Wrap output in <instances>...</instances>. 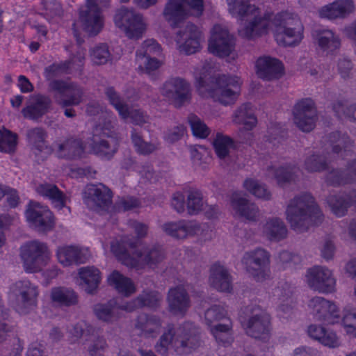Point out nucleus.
I'll return each instance as SVG.
<instances>
[{
	"instance_id": "de8ad7c7",
	"label": "nucleus",
	"mask_w": 356,
	"mask_h": 356,
	"mask_svg": "<svg viewBox=\"0 0 356 356\" xmlns=\"http://www.w3.org/2000/svg\"><path fill=\"white\" fill-rule=\"evenodd\" d=\"M70 340L72 343H83L95 339L94 329L85 321L79 322L70 330Z\"/></svg>"
},
{
	"instance_id": "bf43d9fd",
	"label": "nucleus",
	"mask_w": 356,
	"mask_h": 356,
	"mask_svg": "<svg viewBox=\"0 0 356 356\" xmlns=\"http://www.w3.org/2000/svg\"><path fill=\"white\" fill-rule=\"evenodd\" d=\"M335 116L341 120L356 121V103L349 105L346 100L335 103Z\"/></svg>"
},
{
	"instance_id": "e2e57ef3",
	"label": "nucleus",
	"mask_w": 356,
	"mask_h": 356,
	"mask_svg": "<svg viewBox=\"0 0 356 356\" xmlns=\"http://www.w3.org/2000/svg\"><path fill=\"white\" fill-rule=\"evenodd\" d=\"M17 146V135L10 131L3 129L0 130V152H13Z\"/></svg>"
},
{
	"instance_id": "bb28decb",
	"label": "nucleus",
	"mask_w": 356,
	"mask_h": 356,
	"mask_svg": "<svg viewBox=\"0 0 356 356\" xmlns=\"http://www.w3.org/2000/svg\"><path fill=\"white\" fill-rule=\"evenodd\" d=\"M305 281L314 290L321 293H330L333 289L332 270L323 266H314L305 274Z\"/></svg>"
},
{
	"instance_id": "6e6d98bb",
	"label": "nucleus",
	"mask_w": 356,
	"mask_h": 356,
	"mask_svg": "<svg viewBox=\"0 0 356 356\" xmlns=\"http://www.w3.org/2000/svg\"><path fill=\"white\" fill-rule=\"evenodd\" d=\"M353 143L347 134L335 131V154H340L343 157L350 155Z\"/></svg>"
},
{
	"instance_id": "13d9d810",
	"label": "nucleus",
	"mask_w": 356,
	"mask_h": 356,
	"mask_svg": "<svg viewBox=\"0 0 356 356\" xmlns=\"http://www.w3.org/2000/svg\"><path fill=\"white\" fill-rule=\"evenodd\" d=\"M191 158L195 168L206 170L208 168L207 158V149L202 145H194L190 147Z\"/></svg>"
},
{
	"instance_id": "f3484780",
	"label": "nucleus",
	"mask_w": 356,
	"mask_h": 356,
	"mask_svg": "<svg viewBox=\"0 0 356 356\" xmlns=\"http://www.w3.org/2000/svg\"><path fill=\"white\" fill-rule=\"evenodd\" d=\"M293 120L296 127L302 131H312L315 128L318 120L314 101L309 97L297 101L293 108Z\"/></svg>"
},
{
	"instance_id": "6ab92c4d",
	"label": "nucleus",
	"mask_w": 356,
	"mask_h": 356,
	"mask_svg": "<svg viewBox=\"0 0 356 356\" xmlns=\"http://www.w3.org/2000/svg\"><path fill=\"white\" fill-rule=\"evenodd\" d=\"M252 316L242 322L243 327L249 336L263 341L270 337L271 325L270 316L259 307L252 311Z\"/></svg>"
},
{
	"instance_id": "4be33fe9",
	"label": "nucleus",
	"mask_w": 356,
	"mask_h": 356,
	"mask_svg": "<svg viewBox=\"0 0 356 356\" xmlns=\"http://www.w3.org/2000/svg\"><path fill=\"white\" fill-rule=\"evenodd\" d=\"M254 67L258 77L265 81L278 80L285 74L284 63L270 56L259 57L255 61Z\"/></svg>"
},
{
	"instance_id": "680f3d73",
	"label": "nucleus",
	"mask_w": 356,
	"mask_h": 356,
	"mask_svg": "<svg viewBox=\"0 0 356 356\" xmlns=\"http://www.w3.org/2000/svg\"><path fill=\"white\" fill-rule=\"evenodd\" d=\"M44 131L40 128L31 129L29 132V138L35 149L44 154L50 153V149L44 143Z\"/></svg>"
},
{
	"instance_id": "79ce46f5",
	"label": "nucleus",
	"mask_w": 356,
	"mask_h": 356,
	"mask_svg": "<svg viewBox=\"0 0 356 356\" xmlns=\"http://www.w3.org/2000/svg\"><path fill=\"white\" fill-rule=\"evenodd\" d=\"M85 58V52L83 50H79L77 55L74 56L67 63L61 65L54 64L46 70L47 76H50L49 73L58 74L60 72L72 73L75 71L80 70L83 66Z\"/></svg>"
},
{
	"instance_id": "2f4dec72",
	"label": "nucleus",
	"mask_w": 356,
	"mask_h": 356,
	"mask_svg": "<svg viewBox=\"0 0 356 356\" xmlns=\"http://www.w3.org/2000/svg\"><path fill=\"white\" fill-rule=\"evenodd\" d=\"M261 234L270 241H280L286 238L288 230L281 218L269 217L262 225Z\"/></svg>"
},
{
	"instance_id": "412c9836",
	"label": "nucleus",
	"mask_w": 356,
	"mask_h": 356,
	"mask_svg": "<svg viewBox=\"0 0 356 356\" xmlns=\"http://www.w3.org/2000/svg\"><path fill=\"white\" fill-rule=\"evenodd\" d=\"M27 222L31 227L41 232L51 230L54 226V218L47 207L36 202H31L25 212Z\"/></svg>"
},
{
	"instance_id": "c03bdc74",
	"label": "nucleus",
	"mask_w": 356,
	"mask_h": 356,
	"mask_svg": "<svg viewBox=\"0 0 356 356\" xmlns=\"http://www.w3.org/2000/svg\"><path fill=\"white\" fill-rule=\"evenodd\" d=\"M79 275L88 293H92L97 288L102 278L100 271L94 266L81 268L79 270Z\"/></svg>"
},
{
	"instance_id": "8fccbe9b",
	"label": "nucleus",
	"mask_w": 356,
	"mask_h": 356,
	"mask_svg": "<svg viewBox=\"0 0 356 356\" xmlns=\"http://www.w3.org/2000/svg\"><path fill=\"white\" fill-rule=\"evenodd\" d=\"M319 53L327 56L332 52L334 33L330 30H318L314 33Z\"/></svg>"
},
{
	"instance_id": "a211bd4d",
	"label": "nucleus",
	"mask_w": 356,
	"mask_h": 356,
	"mask_svg": "<svg viewBox=\"0 0 356 356\" xmlns=\"http://www.w3.org/2000/svg\"><path fill=\"white\" fill-rule=\"evenodd\" d=\"M243 262L246 266L247 272L255 280L261 282L270 275V257L264 249H257L245 254Z\"/></svg>"
},
{
	"instance_id": "338daca9",
	"label": "nucleus",
	"mask_w": 356,
	"mask_h": 356,
	"mask_svg": "<svg viewBox=\"0 0 356 356\" xmlns=\"http://www.w3.org/2000/svg\"><path fill=\"white\" fill-rule=\"evenodd\" d=\"M131 138L136 151L140 154H147L157 149V145L143 141L140 136L134 131L132 132Z\"/></svg>"
},
{
	"instance_id": "cd10ccee",
	"label": "nucleus",
	"mask_w": 356,
	"mask_h": 356,
	"mask_svg": "<svg viewBox=\"0 0 356 356\" xmlns=\"http://www.w3.org/2000/svg\"><path fill=\"white\" fill-rule=\"evenodd\" d=\"M56 257L62 266H70L86 262L90 257V252L86 247L76 245H63L57 249Z\"/></svg>"
},
{
	"instance_id": "09e8293b",
	"label": "nucleus",
	"mask_w": 356,
	"mask_h": 356,
	"mask_svg": "<svg viewBox=\"0 0 356 356\" xmlns=\"http://www.w3.org/2000/svg\"><path fill=\"white\" fill-rule=\"evenodd\" d=\"M298 172L297 168L288 165L278 168H271L269 170V175L274 177L280 186H284L295 181Z\"/></svg>"
},
{
	"instance_id": "052dcab7",
	"label": "nucleus",
	"mask_w": 356,
	"mask_h": 356,
	"mask_svg": "<svg viewBox=\"0 0 356 356\" xmlns=\"http://www.w3.org/2000/svg\"><path fill=\"white\" fill-rule=\"evenodd\" d=\"M136 63L138 70L146 74H150L152 72L159 69L162 63L155 58H152L147 55H140V53L136 56Z\"/></svg>"
},
{
	"instance_id": "0e129e2a",
	"label": "nucleus",
	"mask_w": 356,
	"mask_h": 356,
	"mask_svg": "<svg viewBox=\"0 0 356 356\" xmlns=\"http://www.w3.org/2000/svg\"><path fill=\"white\" fill-rule=\"evenodd\" d=\"M187 208L191 214H195L205 209L204 202L200 192L194 191L189 193Z\"/></svg>"
},
{
	"instance_id": "4c0bfd02",
	"label": "nucleus",
	"mask_w": 356,
	"mask_h": 356,
	"mask_svg": "<svg viewBox=\"0 0 356 356\" xmlns=\"http://www.w3.org/2000/svg\"><path fill=\"white\" fill-rule=\"evenodd\" d=\"M309 307L317 321H327L330 325L334 323L333 305L329 301L321 297H315L311 300Z\"/></svg>"
},
{
	"instance_id": "49530a36",
	"label": "nucleus",
	"mask_w": 356,
	"mask_h": 356,
	"mask_svg": "<svg viewBox=\"0 0 356 356\" xmlns=\"http://www.w3.org/2000/svg\"><path fill=\"white\" fill-rule=\"evenodd\" d=\"M50 298L53 302L63 306L73 305L78 301L75 292L64 287L53 288L50 292Z\"/></svg>"
},
{
	"instance_id": "7c9ffc66",
	"label": "nucleus",
	"mask_w": 356,
	"mask_h": 356,
	"mask_svg": "<svg viewBox=\"0 0 356 356\" xmlns=\"http://www.w3.org/2000/svg\"><path fill=\"white\" fill-rule=\"evenodd\" d=\"M36 192L45 197L49 198L54 207L58 210H63L65 215L70 213L69 207L65 206L66 197L56 186L51 184H40L35 188Z\"/></svg>"
},
{
	"instance_id": "c85d7f7f",
	"label": "nucleus",
	"mask_w": 356,
	"mask_h": 356,
	"mask_svg": "<svg viewBox=\"0 0 356 356\" xmlns=\"http://www.w3.org/2000/svg\"><path fill=\"white\" fill-rule=\"evenodd\" d=\"M8 314L3 305L0 304V344L8 341V353L5 356H21L23 350V343L21 340L10 334L11 328L6 323Z\"/></svg>"
},
{
	"instance_id": "c756f323",
	"label": "nucleus",
	"mask_w": 356,
	"mask_h": 356,
	"mask_svg": "<svg viewBox=\"0 0 356 356\" xmlns=\"http://www.w3.org/2000/svg\"><path fill=\"white\" fill-rule=\"evenodd\" d=\"M199 229V225L196 222L186 220L169 222L162 226V229L166 234L178 239H184L195 234Z\"/></svg>"
},
{
	"instance_id": "864d4df0",
	"label": "nucleus",
	"mask_w": 356,
	"mask_h": 356,
	"mask_svg": "<svg viewBox=\"0 0 356 356\" xmlns=\"http://www.w3.org/2000/svg\"><path fill=\"white\" fill-rule=\"evenodd\" d=\"M187 120L195 137L204 139L209 136L211 133L209 127L197 115L191 113L188 115Z\"/></svg>"
},
{
	"instance_id": "2eb2a0df",
	"label": "nucleus",
	"mask_w": 356,
	"mask_h": 356,
	"mask_svg": "<svg viewBox=\"0 0 356 356\" xmlns=\"http://www.w3.org/2000/svg\"><path fill=\"white\" fill-rule=\"evenodd\" d=\"M38 294L37 286L29 280H22L10 287L9 298L15 299L14 307L19 314H26L35 309Z\"/></svg>"
},
{
	"instance_id": "774afa93",
	"label": "nucleus",
	"mask_w": 356,
	"mask_h": 356,
	"mask_svg": "<svg viewBox=\"0 0 356 356\" xmlns=\"http://www.w3.org/2000/svg\"><path fill=\"white\" fill-rule=\"evenodd\" d=\"M355 10L353 0L335 1V18H344L352 13Z\"/></svg>"
},
{
	"instance_id": "5701e85b",
	"label": "nucleus",
	"mask_w": 356,
	"mask_h": 356,
	"mask_svg": "<svg viewBox=\"0 0 356 356\" xmlns=\"http://www.w3.org/2000/svg\"><path fill=\"white\" fill-rule=\"evenodd\" d=\"M51 88L56 92V102L63 106H67L77 105L83 98L81 88L70 82L56 81L51 83Z\"/></svg>"
},
{
	"instance_id": "a18cd8bd",
	"label": "nucleus",
	"mask_w": 356,
	"mask_h": 356,
	"mask_svg": "<svg viewBox=\"0 0 356 356\" xmlns=\"http://www.w3.org/2000/svg\"><path fill=\"white\" fill-rule=\"evenodd\" d=\"M85 148L79 140L69 139L57 145L56 154L58 157L74 159L81 156Z\"/></svg>"
},
{
	"instance_id": "7ed1b4c3",
	"label": "nucleus",
	"mask_w": 356,
	"mask_h": 356,
	"mask_svg": "<svg viewBox=\"0 0 356 356\" xmlns=\"http://www.w3.org/2000/svg\"><path fill=\"white\" fill-rule=\"evenodd\" d=\"M139 239L131 240L127 237L113 241L108 246L103 244L106 252L108 250L124 265L140 269L145 266L154 268L163 259V253L160 247H154L146 250L143 253L138 252L140 247Z\"/></svg>"
},
{
	"instance_id": "6e6552de",
	"label": "nucleus",
	"mask_w": 356,
	"mask_h": 356,
	"mask_svg": "<svg viewBox=\"0 0 356 356\" xmlns=\"http://www.w3.org/2000/svg\"><path fill=\"white\" fill-rule=\"evenodd\" d=\"M115 124V117L106 113L104 122L95 129L91 152L105 159L113 156L118 147V140L113 131Z\"/></svg>"
},
{
	"instance_id": "e433bc0d",
	"label": "nucleus",
	"mask_w": 356,
	"mask_h": 356,
	"mask_svg": "<svg viewBox=\"0 0 356 356\" xmlns=\"http://www.w3.org/2000/svg\"><path fill=\"white\" fill-rule=\"evenodd\" d=\"M309 307L317 321H327L330 325L334 323L333 305L329 301L321 297H315L311 300Z\"/></svg>"
},
{
	"instance_id": "f704fd0d",
	"label": "nucleus",
	"mask_w": 356,
	"mask_h": 356,
	"mask_svg": "<svg viewBox=\"0 0 356 356\" xmlns=\"http://www.w3.org/2000/svg\"><path fill=\"white\" fill-rule=\"evenodd\" d=\"M351 204H356V191L353 190L348 193L343 192L335 195V216H344ZM350 234L356 238V218L353 219L350 225Z\"/></svg>"
},
{
	"instance_id": "37998d69",
	"label": "nucleus",
	"mask_w": 356,
	"mask_h": 356,
	"mask_svg": "<svg viewBox=\"0 0 356 356\" xmlns=\"http://www.w3.org/2000/svg\"><path fill=\"white\" fill-rule=\"evenodd\" d=\"M135 326L145 337H154L160 330L161 322L154 316L142 314L139 316Z\"/></svg>"
},
{
	"instance_id": "72a5a7b5",
	"label": "nucleus",
	"mask_w": 356,
	"mask_h": 356,
	"mask_svg": "<svg viewBox=\"0 0 356 356\" xmlns=\"http://www.w3.org/2000/svg\"><path fill=\"white\" fill-rule=\"evenodd\" d=\"M232 277L227 268L220 264H215L211 268L209 283L219 291L230 292L232 289Z\"/></svg>"
},
{
	"instance_id": "393cba45",
	"label": "nucleus",
	"mask_w": 356,
	"mask_h": 356,
	"mask_svg": "<svg viewBox=\"0 0 356 356\" xmlns=\"http://www.w3.org/2000/svg\"><path fill=\"white\" fill-rule=\"evenodd\" d=\"M111 191L102 184L88 185L85 189L83 200L91 210H104L108 208L111 203Z\"/></svg>"
},
{
	"instance_id": "b1692460",
	"label": "nucleus",
	"mask_w": 356,
	"mask_h": 356,
	"mask_svg": "<svg viewBox=\"0 0 356 356\" xmlns=\"http://www.w3.org/2000/svg\"><path fill=\"white\" fill-rule=\"evenodd\" d=\"M110 103L118 111L119 115L124 120L130 121L136 124H142L146 122V116L142 111L137 109L130 108L129 104L132 102L129 97L124 102L115 92L113 88H108L106 92Z\"/></svg>"
},
{
	"instance_id": "f8f14e48",
	"label": "nucleus",
	"mask_w": 356,
	"mask_h": 356,
	"mask_svg": "<svg viewBox=\"0 0 356 356\" xmlns=\"http://www.w3.org/2000/svg\"><path fill=\"white\" fill-rule=\"evenodd\" d=\"M235 38L227 27L222 24H215L210 30L208 51L220 58L236 56Z\"/></svg>"
},
{
	"instance_id": "aec40b11",
	"label": "nucleus",
	"mask_w": 356,
	"mask_h": 356,
	"mask_svg": "<svg viewBox=\"0 0 356 356\" xmlns=\"http://www.w3.org/2000/svg\"><path fill=\"white\" fill-rule=\"evenodd\" d=\"M161 92L176 106H181L191 97L190 83L180 77H172L167 80L161 88Z\"/></svg>"
},
{
	"instance_id": "5fc2aeb1",
	"label": "nucleus",
	"mask_w": 356,
	"mask_h": 356,
	"mask_svg": "<svg viewBox=\"0 0 356 356\" xmlns=\"http://www.w3.org/2000/svg\"><path fill=\"white\" fill-rule=\"evenodd\" d=\"M330 162V156L325 154H313L305 161V168L308 172H318L327 168Z\"/></svg>"
},
{
	"instance_id": "a19ab883",
	"label": "nucleus",
	"mask_w": 356,
	"mask_h": 356,
	"mask_svg": "<svg viewBox=\"0 0 356 356\" xmlns=\"http://www.w3.org/2000/svg\"><path fill=\"white\" fill-rule=\"evenodd\" d=\"M233 122L242 124L247 131L252 130L257 123L253 107L250 104L241 105L234 113Z\"/></svg>"
},
{
	"instance_id": "f257e3e1",
	"label": "nucleus",
	"mask_w": 356,
	"mask_h": 356,
	"mask_svg": "<svg viewBox=\"0 0 356 356\" xmlns=\"http://www.w3.org/2000/svg\"><path fill=\"white\" fill-rule=\"evenodd\" d=\"M210 74L211 70L207 66L195 68L194 84L199 95L203 98H211L225 106L234 104L241 92V78L235 75H222L213 79Z\"/></svg>"
},
{
	"instance_id": "c9c22d12",
	"label": "nucleus",
	"mask_w": 356,
	"mask_h": 356,
	"mask_svg": "<svg viewBox=\"0 0 356 356\" xmlns=\"http://www.w3.org/2000/svg\"><path fill=\"white\" fill-rule=\"evenodd\" d=\"M321 324H312L308 327L307 332L310 337L328 347L334 346L332 327L327 321H320Z\"/></svg>"
},
{
	"instance_id": "69168bd1",
	"label": "nucleus",
	"mask_w": 356,
	"mask_h": 356,
	"mask_svg": "<svg viewBox=\"0 0 356 356\" xmlns=\"http://www.w3.org/2000/svg\"><path fill=\"white\" fill-rule=\"evenodd\" d=\"M90 56L93 63L103 65L108 60L110 53L106 44H99L91 50Z\"/></svg>"
},
{
	"instance_id": "a878e982",
	"label": "nucleus",
	"mask_w": 356,
	"mask_h": 356,
	"mask_svg": "<svg viewBox=\"0 0 356 356\" xmlns=\"http://www.w3.org/2000/svg\"><path fill=\"white\" fill-rule=\"evenodd\" d=\"M229 209L234 216L246 220L256 221L259 217V208L241 191H235L230 195Z\"/></svg>"
},
{
	"instance_id": "423d86ee",
	"label": "nucleus",
	"mask_w": 356,
	"mask_h": 356,
	"mask_svg": "<svg viewBox=\"0 0 356 356\" xmlns=\"http://www.w3.org/2000/svg\"><path fill=\"white\" fill-rule=\"evenodd\" d=\"M199 345L200 341L195 334L194 326L186 323L176 331L169 328L156 345V350L162 355H166L171 350L178 354H184L190 353Z\"/></svg>"
},
{
	"instance_id": "603ef678",
	"label": "nucleus",
	"mask_w": 356,
	"mask_h": 356,
	"mask_svg": "<svg viewBox=\"0 0 356 356\" xmlns=\"http://www.w3.org/2000/svg\"><path fill=\"white\" fill-rule=\"evenodd\" d=\"M243 186L248 192L257 198L268 200L271 196L270 192L266 188V186L255 179L247 178Z\"/></svg>"
},
{
	"instance_id": "0eeeda50",
	"label": "nucleus",
	"mask_w": 356,
	"mask_h": 356,
	"mask_svg": "<svg viewBox=\"0 0 356 356\" xmlns=\"http://www.w3.org/2000/svg\"><path fill=\"white\" fill-rule=\"evenodd\" d=\"M161 300V296L159 293L152 291L143 293L136 300L122 305H119L115 300H111L106 304H97L93 311L99 320L113 323L120 317V310L131 312L144 306L154 307L158 305Z\"/></svg>"
},
{
	"instance_id": "ddd939ff",
	"label": "nucleus",
	"mask_w": 356,
	"mask_h": 356,
	"mask_svg": "<svg viewBox=\"0 0 356 356\" xmlns=\"http://www.w3.org/2000/svg\"><path fill=\"white\" fill-rule=\"evenodd\" d=\"M114 22L116 26L131 39H140L147 28V24L143 15L133 8L125 7H122L117 10Z\"/></svg>"
},
{
	"instance_id": "dca6fc26",
	"label": "nucleus",
	"mask_w": 356,
	"mask_h": 356,
	"mask_svg": "<svg viewBox=\"0 0 356 356\" xmlns=\"http://www.w3.org/2000/svg\"><path fill=\"white\" fill-rule=\"evenodd\" d=\"M175 42L179 52L191 55L200 51L204 42V35L196 25L187 23L176 33Z\"/></svg>"
},
{
	"instance_id": "3c124183",
	"label": "nucleus",
	"mask_w": 356,
	"mask_h": 356,
	"mask_svg": "<svg viewBox=\"0 0 356 356\" xmlns=\"http://www.w3.org/2000/svg\"><path fill=\"white\" fill-rule=\"evenodd\" d=\"M213 146L217 156L220 159H226L233 147V140L227 136L217 134L213 141Z\"/></svg>"
},
{
	"instance_id": "20e7f679",
	"label": "nucleus",
	"mask_w": 356,
	"mask_h": 356,
	"mask_svg": "<svg viewBox=\"0 0 356 356\" xmlns=\"http://www.w3.org/2000/svg\"><path fill=\"white\" fill-rule=\"evenodd\" d=\"M269 29L273 32L274 38L280 45L294 47L299 44L304 38V26L298 15L292 10L286 9L276 15L269 10Z\"/></svg>"
},
{
	"instance_id": "39448f33",
	"label": "nucleus",
	"mask_w": 356,
	"mask_h": 356,
	"mask_svg": "<svg viewBox=\"0 0 356 356\" xmlns=\"http://www.w3.org/2000/svg\"><path fill=\"white\" fill-rule=\"evenodd\" d=\"M286 219L292 229L303 232L312 225H317L323 215L309 193H305L292 199L285 211Z\"/></svg>"
},
{
	"instance_id": "9d476101",
	"label": "nucleus",
	"mask_w": 356,
	"mask_h": 356,
	"mask_svg": "<svg viewBox=\"0 0 356 356\" xmlns=\"http://www.w3.org/2000/svg\"><path fill=\"white\" fill-rule=\"evenodd\" d=\"M203 10V0H168L163 16L172 27L175 28L189 16H200Z\"/></svg>"
},
{
	"instance_id": "9b49d317",
	"label": "nucleus",
	"mask_w": 356,
	"mask_h": 356,
	"mask_svg": "<svg viewBox=\"0 0 356 356\" xmlns=\"http://www.w3.org/2000/svg\"><path fill=\"white\" fill-rule=\"evenodd\" d=\"M20 257L26 273L41 271L51 261V252L44 243L32 241L20 248Z\"/></svg>"
},
{
	"instance_id": "473e14b6",
	"label": "nucleus",
	"mask_w": 356,
	"mask_h": 356,
	"mask_svg": "<svg viewBox=\"0 0 356 356\" xmlns=\"http://www.w3.org/2000/svg\"><path fill=\"white\" fill-rule=\"evenodd\" d=\"M168 301L170 312L175 315L184 314L190 305L188 296L182 286L170 289Z\"/></svg>"
},
{
	"instance_id": "4d7b16f0",
	"label": "nucleus",
	"mask_w": 356,
	"mask_h": 356,
	"mask_svg": "<svg viewBox=\"0 0 356 356\" xmlns=\"http://www.w3.org/2000/svg\"><path fill=\"white\" fill-rule=\"evenodd\" d=\"M356 179V159L349 161L345 169L335 170V184H345Z\"/></svg>"
},
{
	"instance_id": "f03ea898",
	"label": "nucleus",
	"mask_w": 356,
	"mask_h": 356,
	"mask_svg": "<svg viewBox=\"0 0 356 356\" xmlns=\"http://www.w3.org/2000/svg\"><path fill=\"white\" fill-rule=\"evenodd\" d=\"M228 13L239 21L238 33L246 39L262 36L270 27L269 10L264 4H251L250 0H226Z\"/></svg>"
},
{
	"instance_id": "58836bf2",
	"label": "nucleus",
	"mask_w": 356,
	"mask_h": 356,
	"mask_svg": "<svg viewBox=\"0 0 356 356\" xmlns=\"http://www.w3.org/2000/svg\"><path fill=\"white\" fill-rule=\"evenodd\" d=\"M108 284L119 293L130 296L136 292V286L132 280L118 270H113L107 277Z\"/></svg>"
},
{
	"instance_id": "4468645a",
	"label": "nucleus",
	"mask_w": 356,
	"mask_h": 356,
	"mask_svg": "<svg viewBox=\"0 0 356 356\" xmlns=\"http://www.w3.org/2000/svg\"><path fill=\"white\" fill-rule=\"evenodd\" d=\"M106 2V0H86V6L80 10L79 21L74 24L75 37H77V26L88 35H95L102 31L104 19L99 6Z\"/></svg>"
},
{
	"instance_id": "ea45409f",
	"label": "nucleus",
	"mask_w": 356,
	"mask_h": 356,
	"mask_svg": "<svg viewBox=\"0 0 356 356\" xmlns=\"http://www.w3.org/2000/svg\"><path fill=\"white\" fill-rule=\"evenodd\" d=\"M50 101L43 96H33L29 100L28 105L22 110L23 115L29 119H37L44 115L49 106Z\"/></svg>"
},
{
	"instance_id": "1a4fd4ad",
	"label": "nucleus",
	"mask_w": 356,
	"mask_h": 356,
	"mask_svg": "<svg viewBox=\"0 0 356 356\" xmlns=\"http://www.w3.org/2000/svg\"><path fill=\"white\" fill-rule=\"evenodd\" d=\"M205 323L217 342L223 346L233 341L231 334L232 324L227 317V311L223 305H213L204 314Z\"/></svg>"
}]
</instances>
